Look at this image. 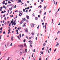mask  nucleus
Instances as JSON below:
<instances>
[{
  "instance_id": "nucleus-55",
  "label": "nucleus",
  "mask_w": 60,
  "mask_h": 60,
  "mask_svg": "<svg viewBox=\"0 0 60 60\" xmlns=\"http://www.w3.org/2000/svg\"><path fill=\"white\" fill-rule=\"evenodd\" d=\"M2 33V32L1 31H0V34H1V33Z\"/></svg>"
},
{
  "instance_id": "nucleus-8",
  "label": "nucleus",
  "mask_w": 60,
  "mask_h": 60,
  "mask_svg": "<svg viewBox=\"0 0 60 60\" xmlns=\"http://www.w3.org/2000/svg\"><path fill=\"white\" fill-rule=\"evenodd\" d=\"M26 18L27 19H29V17L28 16H27Z\"/></svg>"
},
{
  "instance_id": "nucleus-29",
  "label": "nucleus",
  "mask_w": 60,
  "mask_h": 60,
  "mask_svg": "<svg viewBox=\"0 0 60 60\" xmlns=\"http://www.w3.org/2000/svg\"><path fill=\"white\" fill-rule=\"evenodd\" d=\"M41 10L40 11V12H39V13H41Z\"/></svg>"
},
{
  "instance_id": "nucleus-1",
  "label": "nucleus",
  "mask_w": 60,
  "mask_h": 60,
  "mask_svg": "<svg viewBox=\"0 0 60 60\" xmlns=\"http://www.w3.org/2000/svg\"><path fill=\"white\" fill-rule=\"evenodd\" d=\"M23 53V52L22 51V49H20V55H22Z\"/></svg>"
},
{
  "instance_id": "nucleus-3",
  "label": "nucleus",
  "mask_w": 60,
  "mask_h": 60,
  "mask_svg": "<svg viewBox=\"0 0 60 60\" xmlns=\"http://www.w3.org/2000/svg\"><path fill=\"white\" fill-rule=\"evenodd\" d=\"M21 2V0H18L17 2V3H19Z\"/></svg>"
},
{
  "instance_id": "nucleus-42",
  "label": "nucleus",
  "mask_w": 60,
  "mask_h": 60,
  "mask_svg": "<svg viewBox=\"0 0 60 60\" xmlns=\"http://www.w3.org/2000/svg\"><path fill=\"white\" fill-rule=\"evenodd\" d=\"M24 26H26V25H24H24H23L22 26H23V27H24Z\"/></svg>"
},
{
  "instance_id": "nucleus-5",
  "label": "nucleus",
  "mask_w": 60,
  "mask_h": 60,
  "mask_svg": "<svg viewBox=\"0 0 60 60\" xmlns=\"http://www.w3.org/2000/svg\"><path fill=\"white\" fill-rule=\"evenodd\" d=\"M11 41H13V37H12L11 38Z\"/></svg>"
},
{
  "instance_id": "nucleus-63",
  "label": "nucleus",
  "mask_w": 60,
  "mask_h": 60,
  "mask_svg": "<svg viewBox=\"0 0 60 60\" xmlns=\"http://www.w3.org/2000/svg\"><path fill=\"white\" fill-rule=\"evenodd\" d=\"M27 3H29V1H27Z\"/></svg>"
},
{
  "instance_id": "nucleus-9",
  "label": "nucleus",
  "mask_w": 60,
  "mask_h": 60,
  "mask_svg": "<svg viewBox=\"0 0 60 60\" xmlns=\"http://www.w3.org/2000/svg\"><path fill=\"white\" fill-rule=\"evenodd\" d=\"M35 19L36 20H37V19H38V18L37 17H36L35 18Z\"/></svg>"
},
{
  "instance_id": "nucleus-21",
  "label": "nucleus",
  "mask_w": 60,
  "mask_h": 60,
  "mask_svg": "<svg viewBox=\"0 0 60 60\" xmlns=\"http://www.w3.org/2000/svg\"><path fill=\"white\" fill-rule=\"evenodd\" d=\"M58 45H59V43H58L56 45V46H58Z\"/></svg>"
},
{
  "instance_id": "nucleus-19",
  "label": "nucleus",
  "mask_w": 60,
  "mask_h": 60,
  "mask_svg": "<svg viewBox=\"0 0 60 60\" xmlns=\"http://www.w3.org/2000/svg\"><path fill=\"white\" fill-rule=\"evenodd\" d=\"M25 52H26H26H27V49H25Z\"/></svg>"
},
{
  "instance_id": "nucleus-37",
  "label": "nucleus",
  "mask_w": 60,
  "mask_h": 60,
  "mask_svg": "<svg viewBox=\"0 0 60 60\" xmlns=\"http://www.w3.org/2000/svg\"><path fill=\"white\" fill-rule=\"evenodd\" d=\"M56 3V1H54V4H55V3Z\"/></svg>"
},
{
  "instance_id": "nucleus-43",
  "label": "nucleus",
  "mask_w": 60,
  "mask_h": 60,
  "mask_svg": "<svg viewBox=\"0 0 60 60\" xmlns=\"http://www.w3.org/2000/svg\"><path fill=\"white\" fill-rule=\"evenodd\" d=\"M14 25H16V22L14 23Z\"/></svg>"
},
{
  "instance_id": "nucleus-7",
  "label": "nucleus",
  "mask_w": 60,
  "mask_h": 60,
  "mask_svg": "<svg viewBox=\"0 0 60 60\" xmlns=\"http://www.w3.org/2000/svg\"><path fill=\"white\" fill-rule=\"evenodd\" d=\"M22 15V13H20L19 14V16H21Z\"/></svg>"
},
{
  "instance_id": "nucleus-58",
  "label": "nucleus",
  "mask_w": 60,
  "mask_h": 60,
  "mask_svg": "<svg viewBox=\"0 0 60 60\" xmlns=\"http://www.w3.org/2000/svg\"><path fill=\"white\" fill-rule=\"evenodd\" d=\"M43 1L44 0H41V2H43Z\"/></svg>"
},
{
  "instance_id": "nucleus-35",
  "label": "nucleus",
  "mask_w": 60,
  "mask_h": 60,
  "mask_svg": "<svg viewBox=\"0 0 60 60\" xmlns=\"http://www.w3.org/2000/svg\"><path fill=\"white\" fill-rule=\"evenodd\" d=\"M30 47H32V46H33L31 44L30 45Z\"/></svg>"
},
{
  "instance_id": "nucleus-50",
  "label": "nucleus",
  "mask_w": 60,
  "mask_h": 60,
  "mask_svg": "<svg viewBox=\"0 0 60 60\" xmlns=\"http://www.w3.org/2000/svg\"><path fill=\"white\" fill-rule=\"evenodd\" d=\"M8 31H9V32H10V31H11V30L10 29H9L8 30Z\"/></svg>"
},
{
  "instance_id": "nucleus-10",
  "label": "nucleus",
  "mask_w": 60,
  "mask_h": 60,
  "mask_svg": "<svg viewBox=\"0 0 60 60\" xmlns=\"http://www.w3.org/2000/svg\"><path fill=\"white\" fill-rule=\"evenodd\" d=\"M12 9V8H9V10L10 11H11Z\"/></svg>"
},
{
  "instance_id": "nucleus-56",
  "label": "nucleus",
  "mask_w": 60,
  "mask_h": 60,
  "mask_svg": "<svg viewBox=\"0 0 60 60\" xmlns=\"http://www.w3.org/2000/svg\"><path fill=\"white\" fill-rule=\"evenodd\" d=\"M40 15H38V18H40Z\"/></svg>"
},
{
  "instance_id": "nucleus-61",
  "label": "nucleus",
  "mask_w": 60,
  "mask_h": 60,
  "mask_svg": "<svg viewBox=\"0 0 60 60\" xmlns=\"http://www.w3.org/2000/svg\"><path fill=\"white\" fill-rule=\"evenodd\" d=\"M37 40V37H36V40Z\"/></svg>"
},
{
  "instance_id": "nucleus-31",
  "label": "nucleus",
  "mask_w": 60,
  "mask_h": 60,
  "mask_svg": "<svg viewBox=\"0 0 60 60\" xmlns=\"http://www.w3.org/2000/svg\"><path fill=\"white\" fill-rule=\"evenodd\" d=\"M8 4H10V3H11V2H10V1H8Z\"/></svg>"
},
{
  "instance_id": "nucleus-22",
  "label": "nucleus",
  "mask_w": 60,
  "mask_h": 60,
  "mask_svg": "<svg viewBox=\"0 0 60 60\" xmlns=\"http://www.w3.org/2000/svg\"><path fill=\"white\" fill-rule=\"evenodd\" d=\"M5 16V15L4 14L3 15V17H4Z\"/></svg>"
},
{
  "instance_id": "nucleus-44",
  "label": "nucleus",
  "mask_w": 60,
  "mask_h": 60,
  "mask_svg": "<svg viewBox=\"0 0 60 60\" xmlns=\"http://www.w3.org/2000/svg\"><path fill=\"white\" fill-rule=\"evenodd\" d=\"M24 34H23L22 35V36L23 37V36H24Z\"/></svg>"
},
{
  "instance_id": "nucleus-33",
  "label": "nucleus",
  "mask_w": 60,
  "mask_h": 60,
  "mask_svg": "<svg viewBox=\"0 0 60 60\" xmlns=\"http://www.w3.org/2000/svg\"><path fill=\"white\" fill-rule=\"evenodd\" d=\"M10 17H13V15H10Z\"/></svg>"
},
{
  "instance_id": "nucleus-64",
  "label": "nucleus",
  "mask_w": 60,
  "mask_h": 60,
  "mask_svg": "<svg viewBox=\"0 0 60 60\" xmlns=\"http://www.w3.org/2000/svg\"><path fill=\"white\" fill-rule=\"evenodd\" d=\"M1 8L0 9H3V7H1Z\"/></svg>"
},
{
  "instance_id": "nucleus-49",
  "label": "nucleus",
  "mask_w": 60,
  "mask_h": 60,
  "mask_svg": "<svg viewBox=\"0 0 60 60\" xmlns=\"http://www.w3.org/2000/svg\"><path fill=\"white\" fill-rule=\"evenodd\" d=\"M44 48H42V50H44Z\"/></svg>"
},
{
  "instance_id": "nucleus-59",
  "label": "nucleus",
  "mask_w": 60,
  "mask_h": 60,
  "mask_svg": "<svg viewBox=\"0 0 60 60\" xmlns=\"http://www.w3.org/2000/svg\"><path fill=\"white\" fill-rule=\"evenodd\" d=\"M51 48L49 49V50L50 51H51Z\"/></svg>"
},
{
  "instance_id": "nucleus-11",
  "label": "nucleus",
  "mask_w": 60,
  "mask_h": 60,
  "mask_svg": "<svg viewBox=\"0 0 60 60\" xmlns=\"http://www.w3.org/2000/svg\"><path fill=\"white\" fill-rule=\"evenodd\" d=\"M45 45H46V44L45 43H44L43 44L44 47H45Z\"/></svg>"
},
{
  "instance_id": "nucleus-36",
  "label": "nucleus",
  "mask_w": 60,
  "mask_h": 60,
  "mask_svg": "<svg viewBox=\"0 0 60 60\" xmlns=\"http://www.w3.org/2000/svg\"><path fill=\"white\" fill-rule=\"evenodd\" d=\"M54 19H52V23H53V20Z\"/></svg>"
},
{
  "instance_id": "nucleus-39",
  "label": "nucleus",
  "mask_w": 60,
  "mask_h": 60,
  "mask_svg": "<svg viewBox=\"0 0 60 60\" xmlns=\"http://www.w3.org/2000/svg\"><path fill=\"white\" fill-rule=\"evenodd\" d=\"M11 24L13 23V21L12 20V21H11Z\"/></svg>"
},
{
  "instance_id": "nucleus-34",
  "label": "nucleus",
  "mask_w": 60,
  "mask_h": 60,
  "mask_svg": "<svg viewBox=\"0 0 60 60\" xmlns=\"http://www.w3.org/2000/svg\"><path fill=\"white\" fill-rule=\"evenodd\" d=\"M12 43H11V44L10 45L11 46H12Z\"/></svg>"
},
{
  "instance_id": "nucleus-12",
  "label": "nucleus",
  "mask_w": 60,
  "mask_h": 60,
  "mask_svg": "<svg viewBox=\"0 0 60 60\" xmlns=\"http://www.w3.org/2000/svg\"><path fill=\"white\" fill-rule=\"evenodd\" d=\"M0 30H3V27H1L0 28Z\"/></svg>"
},
{
  "instance_id": "nucleus-4",
  "label": "nucleus",
  "mask_w": 60,
  "mask_h": 60,
  "mask_svg": "<svg viewBox=\"0 0 60 60\" xmlns=\"http://www.w3.org/2000/svg\"><path fill=\"white\" fill-rule=\"evenodd\" d=\"M31 26L32 27H34V25L33 24H31Z\"/></svg>"
},
{
  "instance_id": "nucleus-48",
  "label": "nucleus",
  "mask_w": 60,
  "mask_h": 60,
  "mask_svg": "<svg viewBox=\"0 0 60 60\" xmlns=\"http://www.w3.org/2000/svg\"><path fill=\"white\" fill-rule=\"evenodd\" d=\"M5 31H4L3 32V34H5Z\"/></svg>"
},
{
  "instance_id": "nucleus-30",
  "label": "nucleus",
  "mask_w": 60,
  "mask_h": 60,
  "mask_svg": "<svg viewBox=\"0 0 60 60\" xmlns=\"http://www.w3.org/2000/svg\"><path fill=\"white\" fill-rule=\"evenodd\" d=\"M40 26V25H39L38 26V27H37V29H38V28H39V27Z\"/></svg>"
},
{
  "instance_id": "nucleus-23",
  "label": "nucleus",
  "mask_w": 60,
  "mask_h": 60,
  "mask_svg": "<svg viewBox=\"0 0 60 60\" xmlns=\"http://www.w3.org/2000/svg\"><path fill=\"white\" fill-rule=\"evenodd\" d=\"M42 51L41 52H40V55H41L42 54Z\"/></svg>"
},
{
  "instance_id": "nucleus-52",
  "label": "nucleus",
  "mask_w": 60,
  "mask_h": 60,
  "mask_svg": "<svg viewBox=\"0 0 60 60\" xmlns=\"http://www.w3.org/2000/svg\"><path fill=\"white\" fill-rule=\"evenodd\" d=\"M15 29H17V27H15Z\"/></svg>"
},
{
  "instance_id": "nucleus-45",
  "label": "nucleus",
  "mask_w": 60,
  "mask_h": 60,
  "mask_svg": "<svg viewBox=\"0 0 60 60\" xmlns=\"http://www.w3.org/2000/svg\"><path fill=\"white\" fill-rule=\"evenodd\" d=\"M25 41H26V40L24 39V40H23V42H25Z\"/></svg>"
},
{
  "instance_id": "nucleus-32",
  "label": "nucleus",
  "mask_w": 60,
  "mask_h": 60,
  "mask_svg": "<svg viewBox=\"0 0 60 60\" xmlns=\"http://www.w3.org/2000/svg\"><path fill=\"white\" fill-rule=\"evenodd\" d=\"M27 11H28V10H26V12H27Z\"/></svg>"
},
{
  "instance_id": "nucleus-15",
  "label": "nucleus",
  "mask_w": 60,
  "mask_h": 60,
  "mask_svg": "<svg viewBox=\"0 0 60 60\" xmlns=\"http://www.w3.org/2000/svg\"><path fill=\"white\" fill-rule=\"evenodd\" d=\"M17 37L19 40H20V38H19V36H17Z\"/></svg>"
},
{
  "instance_id": "nucleus-18",
  "label": "nucleus",
  "mask_w": 60,
  "mask_h": 60,
  "mask_svg": "<svg viewBox=\"0 0 60 60\" xmlns=\"http://www.w3.org/2000/svg\"><path fill=\"white\" fill-rule=\"evenodd\" d=\"M3 8H6V7H5V6H3Z\"/></svg>"
},
{
  "instance_id": "nucleus-51",
  "label": "nucleus",
  "mask_w": 60,
  "mask_h": 60,
  "mask_svg": "<svg viewBox=\"0 0 60 60\" xmlns=\"http://www.w3.org/2000/svg\"><path fill=\"white\" fill-rule=\"evenodd\" d=\"M33 16H34V14H33L32 15Z\"/></svg>"
},
{
  "instance_id": "nucleus-24",
  "label": "nucleus",
  "mask_w": 60,
  "mask_h": 60,
  "mask_svg": "<svg viewBox=\"0 0 60 60\" xmlns=\"http://www.w3.org/2000/svg\"><path fill=\"white\" fill-rule=\"evenodd\" d=\"M45 29H46V25L45 26Z\"/></svg>"
},
{
  "instance_id": "nucleus-28",
  "label": "nucleus",
  "mask_w": 60,
  "mask_h": 60,
  "mask_svg": "<svg viewBox=\"0 0 60 60\" xmlns=\"http://www.w3.org/2000/svg\"><path fill=\"white\" fill-rule=\"evenodd\" d=\"M26 22H28V20H26Z\"/></svg>"
},
{
  "instance_id": "nucleus-2",
  "label": "nucleus",
  "mask_w": 60,
  "mask_h": 60,
  "mask_svg": "<svg viewBox=\"0 0 60 60\" xmlns=\"http://www.w3.org/2000/svg\"><path fill=\"white\" fill-rule=\"evenodd\" d=\"M24 21H26V19L25 18L24 19V18H22V23L24 22Z\"/></svg>"
},
{
  "instance_id": "nucleus-27",
  "label": "nucleus",
  "mask_w": 60,
  "mask_h": 60,
  "mask_svg": "<svg viewBox=\"0 0 60 60\" xmlns=\"http://www.w3.org/2000/svg\"><path fill=\"white\" fill-rule=\"evenodd\" d=\"M24 45L25 47H26V44L25 43L24 44Z\"/></svg>"
},
{
  "instance_id": "nucleus-46",
  "label": "nucleus",
  "mask_w": 60,
  "mask_h": 60,
  "mask_svg": "<svg viewBox=\"0 0 60 60\" xmlns=\"http://www.w3.org/2000/svg\"><path fill=\"white\" fill-rule=\"evenodd\" d=\"M2 11V9H0V11Z\"/></svg>"
},
{
  "instance_id": "nucleus-6",
  "label": "nucleus",
  "mask_w": 60,
  "mask_h": 60,
  "mask_svg": "<svg viewBox=\"0 0 60 60\" xmlns=\"http://www.w3.org/2000/svg\"><path fill=\"white\" fill-rule=\"evenodd\" d=\"M5 3V1L4 0L3 1V2L2 3V4H4Z\"/></svg>"
},
{
  "instance_id": "nucleus-38",
  "label": "nucleus",
  "mask_w": 60,
  "mask_h": 60,
  "mask_svg": "<svg viewBox=\"0 0 60 60\" xmlns=\"http://www.w3.org/2000/svg\"><path fill=\"white\" fill-rule=\"evenodd\" d=\"M16 31L17 32H18V31H19V30H16Z\"/></svg>"
},
{
  "instance_id": "nucleus-14",
  "label": "nucleus",
  "mask_w": 60,
  "mask_h": 60,
  "mask_svg": "<svg viewBox=\"0 0 60 60\" xmlns=\"http://www.w3.org/2000/svg\"><path fill=\"white\" fill-rule=\"evenodd\" d=\"M25 32H27V30L26 29L25 30Z\"/></svg>"
},
{
  "instance_id": "nucleus-62",
  "label": "nucleus",
  "mask_w": 60,
  "mask_h": 60,
  "mask_svg": "<svg viewBox=\"0 0 60 60\" xmlns=\"http://www.w3.org/2000/svg\"><path fill=\"white\" fill-rule=\"evenodd\" d=\"M35 49H34V52H35Z\"/></svg>"
},
{
  "instance_id": "nucleus-13",
  "label": "nucleus",
  "mask_w": 60,
  "mask_h": 60,
  "mask_svg": "<svg viewBox=\"0 0 60 60\" xmlns=\"http://www.w3.org/2000/svg\"><path fill=\"white\" fill-rule=\"evenodd\" d=\"M20 46L21 47V48H23V45H20Z\"/></svg>"
},
{
  "instance_id": "nucleus-25",
  "label": "nucleus",
  "mask_w": 60,
  "mask_h": 60,
  "mask_svg": "<svg viewBox=\"0 0 60 60\" xmlns=\"http://www.w3.org/2000/svg\"><path fill=\"white\" fill-rule=\"evenodd\" d=\"M19 36H20V38H21V35L20 34L19 35Z\"/></svg>"
},
{
  "instance_id": "nucleus-26",
  "label": "nucleus",
  "mask_w": 60,
  "mask_h": 60,
  "mask_svg": "<svg viewBox=\"0 0 60 60\" xmlns=\"http://www.w3.org/2000/svg\"><path fill=\"white\" fill-rule=\"evenodd\" d=\"M1 13H4V11H2L1 12Z\"/></svg>"
},
{
  "instance_id": "nucleus-17",
  "label": "nucleus",
  "mask_w": 60,
  "mask_h": 60,
  "mask_svg": "<svg viewBox=\"0 0 60 60\" xmlns=\"http://www.w3.org/2000/svg\"><path fill=\"white\" fill-rule=\"evenodd\" d=\"M11 23H10L9 24V26H11Z\"/></svg>"
},
{
  "instance_id": "nucleus-40",
  "label": "nucleus",
  "mask_w": 60,
  "mask_h": 60,
  "mask_svg": "<svg viewBox=\"0 0 60 60\" xmlns=\"http://www.w3.org/2000/svg\"><path fill=\"white\" fill-rule=\"evenodd\" d=\"M57 4V2H56V5Z\"/></svg>"
},
{
  "instance_id": "nucleus-54",
  "label": "nucleus",
  "mask_w": 60,
  "mask_h": 60,
  "mask_svg": "<svg viewBox=\"0 0 60 60\" xmlns=\"http://www.w3.org/2000/svg\"><path fill=\"white\" fill-rule=\"evenodd\" d=\"M46 14V12H45L44 13V15H45Z\"/></svg>"
},
{
  "instance_id": "nucleus-16",
  "label": "nucleus",
  "mask_w": 60,
  "mask_h": 60,
  "mask_svg": "<svg viewBox=\"0 0 60 60\" xmlns=\"http://www.w3.org/2000/svg\"><path fill=\"white\" fill-rule=\"evenodd\" d=\"M46 7L45 6L44 8V10H45V9H46Z\"/></svg>"
},
{
  "instance_id": "nucleus-20",
  "label": "nucleus",
  "mask_w": 60,
  "mask_h": 60,
  "mask_svg": "<svg viewBox=\"0 0 60 60\" xmlns=\"http://www.w3.org/2000/svg\"><path fill=\"white\" fill-rule=\"evenodd\" d=\"M23 11L25 12V9H23Z\"/></svg>"
},
{
  "instance_id": "nucleus-53",
  "label": "nucleus",
  "mask_w": 60,
  "mask_h": 60,
  "mask_svg": "<svg viewBox=\"0 0 60 60\" xmlns=\"http://www.w3.org/2000/svg\"><path fill=\"white\" fill-rule=\"evenodd\" d=\"M5 5H7V3H5Z\"/></svg>"
},
{
  "instance_id": "nucleus-47",
  "label": "nucleus",
  "mask_w": 60,
  "mask_h": 60,
  "mask_svg": "<svg viewBox=\"0 0 60 60\" xmlns=\"http://www.w3.org/2000/svg\"><path fill=\"white\" fill-rule=\"evenodd\" d=\"M16 7H17V6H16V5H15V8H16Z\"/></svg>"
},
{
  "instance_id": "nucleus-57",
  "label": "nucleus",
  "mask_w": 60,
  "mask_h": 60,
  "mask_svg": "<svg viewBox=\"0 0 60 60\" xmlns=\"http://www.w3.org/2000/svg\"><path fill=\"white\" fill-rule=\"evenodd\" d=\"M39 7H40V8H41V6L40 5V6H39Z\"/></svg>"
},
{
  "instance_id": "nucleus-41",
  "label": "nucleus",
  "mask_w": 60,
  "mask_h": 60,
  "mask_svg": "<svg viewBox=\"0 0 60 60\" xmlns=\"http://www.w3.org/2000/svg\"><path fill=\"white\" fill-rule=\"evenodd\" d=\"M29 7H28L27 8V10H29Z\"/></svg>"
},
{
  "instance_id": "nucleus-60",
  "label": "nucleus",
  "mask_w": 60,
  "mask_h": 60,
  "mask_svg": "<svg viewBox=\"0 0 60 60\" xmlns=\"http://www.w3.org/2000/svg\"><path fill=\"white\" fill-rule=\"evenodd\" d=\"M44 22H43L42 24V25H44Z\"/></svg>"
}]
</instances>
